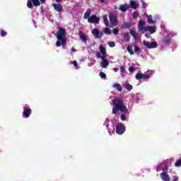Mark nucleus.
<instances>
[{"label": "nucleus", "instance_id": "f257e3e1", "mask_svg": "<svg viewBox=\"0 0 181 181\" xmlns=\"http://www.w3.org/2000/svg\"><path fill=\"white\" fill-rule=\"evenodd\" d=\"M113 104L115 105L112 108V114H117L118 111L122 112L120 115L121 121H127L128 117H129V110L127 106L124 105V100L119 98H114L112 100Z\"/></svg>", "mask_w": 181, "mask_h": 181}, {"label": "nucleus", "instance_id": "f03ea898", "mask_svg": "<svg viewBox=\"0 0 181 181\" xmlns=\"http://www.w3.org/2000/svg\"><path fill=\"white\" fill-rule=\"evenodd\" d=\"M57 41L56 42L57 47L62 46L63 48L66 47L67 43V37H66V30L62 27L59 28V30L55 34Z\"/></svg>", "mask_w": 181, "mask_h": 181}, {"label": "nucleus", "instance_id": "7ed1b4c3", "mask_svg": "<svg viewBox=\"0 0 181 181\" xmlns=\"http://www.w3.org/2000/svg\"><path fill=\"white\" fill-rule=\"evenodd\" d=\"M163 172L160 174V177L163 181H170V176L168 174V167H166V164L165 163H161L157 168V172Z\"/></svg>", "mask_w": 181, "mask_h": 181}, {"label": "nucleus", "instance_id": "20e7f679", "mask_svg": "<svg viewBox=\"0 0 181 181\" xmlns=\"http://www.w3.org/2000/svg\"><path fill=\"white\" fill-rule=\"evenodd\" d=\"M160 20V16L159 15L156 14L154 16H152V15L149 14V16H147V23L149 25H155L156 23H158V21Z\"/></svg>", "mask_w": 181, "mask_h": 181}, {"label": "nucleus", "instance_id": "39448f33", "mask_svg": "<svg viewBox=\"0 0 181 181\" xmlns=\"http://www.w3.org/2000/svg\"><path fill=\"white\" fill-rule=\"evenodd\" d=\"M103 125L105 127L106 129H107L109 135H112V134L115 132V127H114V125L110 126V119L106 118Z\"/></svg>", "mask_w": 181, "mask_h": 181}, {"label": "nucleus", "instance_id": "423d86ee", "mask_svg": "<svg viewBox=\"0 0 181 181\" xmlns=\"http://www.w3.org/2000/svg\"><path fill=\"white\" fill-rule=\"evenodd\" d=\"M45 1L46 0H28L27 6L28 8H30V9H32V8H33V5L34 6H40V2L45 4Z\"/></svg>", "mask_w": 181, "mask_h": 181}, {"label": "nucleus", "instance_id": "0eeeda50", "mask_svg": "<svg viewBox=\"0 0 181 181\" xmlns=\"http://www.w3.org/2000/svg\"><path fill=\"white\" fill-rule=\"evenodd\" d=\"M32 114V109L28 105L23 107V118H29Z\"/></svg>", "mask_w": 181, "mask_h": 181}, {"label": "nucleus", "instance_id": "6e6552de", "mask_svg": "<svg viewBox=\"0 0 181 181\" xmlns=\"http://www.w3.org/2000/svg\"><path fill=\"white\" fill-rule=\"evenodd\" d=\"M116 133L117 135H122L125 132V126L122 123H119L116 126Z\"/></svg>", "mask_w": 181, "mask_h": 181}, {"label": "nucleus", "instance_id": "1a4fd4ad", "mask_svg": "<svg viewBox=\"0 0 181 181\" xmlns=\"http://www.w3.org/2000/svg\"><path fill=\"white\" fill-rule=\"evenodd\" d=\"M143 45L144 46L147 47V49H156V47H158V42H149L148 41L144 40L143 42Z\"/></svg>", "mask_w": 181, "mask_h": 181}, {"label": "nucleus", "instance_id": "9d476101", "mask_svg": "<svg viewBox=\"0 0 181 181\" xmlns=\"http://www.w3.org/2000/svg\"><path fill=\"white\" fill-rule=\"evenodd\" d=\"M110 22L112 25L110 28H114V26H117L118 22L117 21V16L114 13H110L109 15Z\"/></svg>", "mask_w": 181, "mask_h": 181}, {"label": "nucleus", "instance_id": "9b49d317", "mask_svg": "<svg viewBox=\"0 0 181 181\" xmlns=\"http://www.w3.org/2000/svg\"><path fill=\"white\" fill-rule=\"evenodd\" d=\"M148 27L145 26V21L144 20H140L138 24V30L139 32H142L145 33Z\"/></svg>", "mask_w": 181, "mask_h": 181}, {"label": "nucleus", "instance_id": "f8f14e48", "mask_svg": "<svg viewBox=\"0 0 181 181\" xmlns=\"http://www.w3.org/2000/svg\"><path fill=\"white\" fill-rule=\"evenodd\" d=\"M88 22H89V23L98 24L100 23V18L97 17L95 15H93L88 18Z\"/></svg>", "mask_w": 181, "mask_h": 181}, {"label": "nucleus", "instance_id": "ddd939ff", "mask_svg": "<svg viewBox=\"0 0 181 181\" xmlns=\"http://www.w3.org/2000/svg\"><path fill=\"white\" fill-rule=\"evenodd\" d=\"M101 67L107 69L110 65V62L107 59L106 57H102V62H100Z\"/></svg>", "mask_w": 181, "mask_h": 181}, {"label": "nucleus", "instance_id": "4468645a", "mask_svg": "<svg viewBox=\"0 0 181 181\" xmlns=\"http://www.w3.org/2000/svg\"><path fill=\"white\" fill-rule=\"evenodd\" d=\"M92 34L95 36L96 39H100L103 37V33L98 32V29H93L91 31Z\"/></svg>", "mask_w": 181, "mask_h": 181}, {"label": "nucleus", "instance_id": "2eb2a0df", "mask_svg": "<svg viewBox=\"0 0 181 181\" xmlns=\"http://www.w3.org/2000/svg\"><path fill=\"white\" fill-rule=\"evenodd\" d=\"M153 74H155V71L153 70H148L144 73V80H149L151 77L153 76Z\"/></svg>", "mask_w": 181, "mask_h": 181}, {"label": "nucleus", "instance_id": "dca6fc26", "mask_svg": "<svg viewBox=\"0 0 181 181\" xmlns=\"http://www.w3.org/2000/svg\"><path fill=\"white\" fill-rule=\"evenodd\" d=\"M52 6L57 12H63V6L60 4H52Z\"/></svg>", "mask_w": 181, "mask_h": 181}, {"label": "nucleus", "instance_id": "f3484780", "mask_svg": "<svg viewBox=\"0 0 181 181\" xmlns=\"http://www.w3.org/2000/svg\"><path fill=\"white\" fill-rule=\"evenodd\" d=\"M78 35L79 39H81V40H82L83 43H86L88 40L87 35L84 34V33H83L82 31H79Z\"/></svg>", "mask_w": 181, "mask_h": 181}, {"label": "nucleus", "instance_id": "a211bd4d", "mask_svg": "<svg viewBox=\"0 0 181 181\" xmlns=\"http://www.w3.org/2000/svg\"><path fill=\"white\" fill-rule=\"evenodd\" d=\"M129 9V6L127 4H122L119 7V10L121 12H127Z\"/></svg>", "mask_w": 181, "mask_h": 181}, {"label": "nucleus", "instance_id": "6ab92c4d", "mask_svg": "<svg viewBox=\"0 0 181 181\" xmlns=\"http://www.w3.org/2000/svg\"><path fill=\"white\" fill-rule=\"evenodd\" d=\"M146 32H149L151 35L156 33V27L153 25L148 26L146 28Z\"/></svg>", "mask_w": 181, "mask_h": 181}, {"label": "nucleus", "instance_id": "aec40b11", "mask_svg": "<svg viewBox=\"0 0 181 181\" xmlns=\"http://www.w3.org/2000/svg\"><path fill=\"white\" fill-rule=\"evenodd\" d=\"M130 6L132 9H137L138 8V1L135 0L130 1Z\"/></svg>", "mask_w": 181, "mask_h": 181}, {"label": "nucleus", "instance_id": "412c9836", "mask_svg": "<svg viewBox=\"0 0 181 181\" xmlns=\"http://www.w3.org/2000/svg\"><path fill=\"white\" fill-rule=\"evenodd\" d=\"M130 35H132V36H133V37L135 40H136V39H138V37H139V34L136 31H135L132 29L130 30Z\"/></svg>", "mask_w": 181, "mask_h": 181}, {"label": "nucleus", "instance_id": "4be33fe9", "mask_svg": "<svg viewBox=\"0 0 181 181\" xmlns=\"http://www.w3.org/2000/svg\"><path fill=\"white\" fill-rule=\"evenodd\" d=\"M172 33H169L167 35V36H165L163 40V42L164 43H169L170 42V39H172Z\"/></svg>", "mask_w": 181, "mask_h": 181}, {"label": "nucleus", "instance_id": "5701e85b", "mask_svg": "<svg viewBox=\"0 0 181 181\" xmlns=\"http://www.w3.org/2000/svg\"><path fill=\"white\" fill-rule=\"evenodd\" d=\"M133 98L138 103V101H141V100H142V95L140 93H136L134 95Z\"/></svg>", "mask_w": 181, "mask_h": 181}, {"label": "nucleus", "instance_id": "b1692460", "mask_svg": "<svg viewBox=\"0 0 181 181\" xmlns=\"http://www.w3.org/2000/svg\"><path fill=\"white\" fill-rule=\"evenodd\" d=\"M142 78H144V80H145V75H144V74L137 73L136 74V80H142Z\"/></svg>", "mask_w": 181, "mask_h": 181}, {"label": "nucleus", "instance_id": "393cba45", "mask_svg": "<svg viewBox=\"0 0 181 181\" xmlns=\"http://www.w3.org/2000/svg\"><path fill=\"white\" fill-rule=\"evenodd\" d=\"M112 87L113 88H115V90H117V91H122V87L119 83H114L112 85Z\"/></svg>", "mask_w": 181, "mask_h": 181}, {"label": "nucleus", "instance_id": "a878e982", "mask_svg": "<svg viewBox=\"0 0 181 181\" xmlns=\"http://www.w3.org/2000/svg\"><path fill=\"white\" fill-rule=\"evenodd\" d=\"M132 26V24L131 23H127V22L122 25V29H130Z\"/></svg>", "mask_w": 181, "mask_h": 181}, {"label": "nucleus", "instance_id": "bb28decb", "mask_svg": "<svg viewBox=\"0 0 181 181\" xmlns=\"http://www.w3.org/2000/svg\"><path fill=\"white\" fill-rule=\"evenodd\" d=\"M90 15H91V10L88 9L84 14V16H83L84 19H88V18L90 17Z\"/></svg>", "mask_w": 181, "mask_h": 181}, {"label": "nucleus", "instance_id": "cd10ccee", "mask_svg": "<svg viewBox=\"0 0 181 181\" xmlns=\"http://www.w3.org/2000/svg\"><path fill=\"white\" fill-rule=\"evenodd\" d=\"M120 72H121V76L122 77H125V73H126V70H125V67L124 66H120Z\"/></svg>", "mask_w": 181, "mask_h": 181}, {"label": "nucleus", "instance_id": "c85d7f7f", "mask_svg": "<svg viewBox=\"0 0 181 181\" xmlns=\"http://www.w3.org/2000/svg\"><path fill=\"white\" fill-rule=\"evenodd\" d=\"M124 88H126V90H127L128 91H131V90H132V88H133V86H132V85H131L128 83H126L124 84Z\"/></svg>", "mask_w": 181, "mask_h": 181}, {"label": "nucleus", "instance_id": "c756f323", "mask_svg": "<svg viewBox=\"0 0 181 181\" xmlns=\"http://www.w3.org/2000/svg\"><path fill=\"white\" fill-rule=\"evenodd\" d=\"M127 52H129V54H131L132 56H134V50H132V45L127 46Z\"/></svg>", "mask_w": 181, "mask_h": 181}, {"label": "nucleus", "instance_id": "7c9ffc66", "mask_svg": "<svg viewBox=\"0 0 181 181\" xmlns=\"http://www.w3.org/2000/svg\"><path fill=\"white\" fill-rule=\"evenodd\" d=\"M123 37L126 42H129L130 37H129V33H123Z\"/></svg>", "mask_w": 181, "mask_h": 181}, {"label": "nucleus", "instance_id": "2f4dec72", "mask_svg": "<svg viewBox=\"0 0 181 181\" xmlns=\"http://www.w3.org/2000/svg\"><path fill=\"white\" fill-rule=\"evenodd\" d=\"M103 21L105 26H108L110 22L108 21V16L107 15L103 16Z\"/></svg>", "mask_w": 181, "mask_h": 181}, {"label": "nucleus", "instance_id": "473e14b6", "mask_svg": "<svg viewBox=\"0 0 181 181\" xmlns=\"http://www.w3.org/2000/svg\"><path fill=\"white\" fill-rule=\"evenodd\" d=\"M175 168H179L181 166V160L180 159L176 160V161L175 163Z\"/></svg>", "mask_w": 181, "mask_h": 181}, {"label": "nucleus", "instance_id": "72a5a7b5", "mask_svg": "<svg viewBox=\"0 0 181 181\" xmlns=\"http://www.w3.org/2000/svg\"><path fill=\"white\" fill-rule=\"evenodd\" d=\"M103 32L106 35H111V30L108 28H105V30H103Z\"/></svg>", "mask_w": 181, "mask_h": 181}, {"label": "nucleus", "instance_id": "f704fd0d", "mask_svg": "<svg viewBox=\"0 0 181 181\" xmlns=\"http://www.w3.org/2000/svg\"><path fill=\"white\" fill-rule=\"evenodd\" d=\"M99 50L100 53H102V54H105V48H104V47H103L102 45L100 46Z\"/></svg>", "mask_w": 181, "mask_h": 181}, {"label": "nucleus", "instance_id": "c9c22d12", "mask_svg": "<svg viewBox=\"0 0 181 181\" xmlns=\"http://www.w3.org/2000/svg\"><path fill=\"white\" fill-rule=\"evenodd\" d=\"M97 57H99L100 59H103V57H105V54H101V52H97L96 53Z\"/></svg>", "mask_w": 181, "mask_h": 181}, {"label": "nucleus", "instance_id": "e433bc0d", "mask_svg": "<svg viewBox=\"0 0 181 181\" xmlns=\"http://www.w3.org/2000/svg\"><path fill=\"white\" fill-rule=\"evenodd\" d=\"M141 50V47H138L137 45H134V53H137Z\"/></svg>", "mask_w": 181, "mask_h": 181}, {"label": "nucleus", "instance_id": "4c0bfd02", "mask_svg": "<svg viewBox=\"0 0 181 181\" xmlns=\"http://www.w3.org/2000/svg\"><path fill=\"white\" fill-rule=\"evenodd\" d=\"M134 19H136L138 16H139V13H138V11H134L132 15Z\"/></svg>", "mask_w": 181, "mask_h": 181}, {"label": "nucleus", "instance_id": "58836bf2", "mask_svg": "<svg viewBox=\"0 0 181 181\" xmlns=\"http://www.w3.org/2000/svg\"><path fill=\"white\" fill-rule=\"evenodd\" d=\"M135 70H136V68H135V67H134V66H130V67L129 68V71L130 73H134V71H135Z\"/></svg>", "mask_w": 181, "mask_h": 181}, {"label": "nucleus", "instance_id": "ea45409f", "mask_svg": "<svg viewBox=\"0 0 181 181\" xmlns=\"http://www.w3.org/2000/svg\"><path fill=\"white\" fill-rule=\"evenodd\" d=\"M1 37H5V36H6V32L4 30H1Z\"/></svg>", "mask_w": 181, "mask_h": 181}, {"label": "nucleus", "instance_id": "a19ab883", "mask_svg": "<svg viewBox=\"0 0 181 181\" xmlns=\"http://www.w3.org/2000/svg\"><path fill=\"white\" fill-rule=\"evenodd\" d=\"M100 76L101 78H105L107 77V74H105V73H104L103 71H101L100 73Z\"/></svg>", "mask_w": 181, "mask_h": 181}, {"label": "nucleus", "instance_id": "79ce46f5", "mask_svg": "<svg viewBox=\"0 0 181 181\" xmlns=\"http://www.w3.org/2000/svg\"><path fill=\"white\" fill-rule=\"evenodd\" d=\"M72 64L76 67V69H78V64L76 62V61H73Z\"/></svg>", "mask_w": 181, "mask_h": 181}, {"label": "nucleus", "instance_id": "37998d69", "mask_svg": "<svg viewBox=\"0 0 181 181\" xmlns=\"http://www.w3.org/2000/svg\"><path fill=\"white\" fill-rule=\"evenodd\" d=\"M110 47H115V42H110L108 43Z\"/></svg>", "mask_w": 181, "mask_h": 181}, {"label": "nucleus", "instance_id": "c03bdc74", "mask_svg": "<svg viewBox=\"0 0 181 181\" xmlns=\"http://www.w3.org/2000/svg\"><path fill=\"white\" fill-rule=\"evenodd\" d=\"M172 181H179V177L177 175H174Z\"/></svg>", "mask_w": 181, "mask_h": 181}, {"label": "nucleus", "instance_id": "a18cd8bd", "mask_svg": "<svg viewBox=\"0 0 181 181\" xmlns=\"http://www.w3.org/2000/svg\"><path fill=\"white\" fill-rule=\"evenodd\" d=\"M119 30L117 28L113 29L112 33L114 35H117L118 33Z\"/></svg>", "mask_w": 181, "mask_h": 181}, {"label": "nucleus", "instance_id": "49530a36", "mask_svg": "<svg viewBox=\"0 0 181 181\" xmlns=\"http://www.w3.org/2000/svg\"><path fill=\"white\" fill-rule=\"evenodd\" d=\"M118 70V68H113V71H115V73H117Z\"/></svg>", "mask_w": 181, "mask_h": 181}, {"label": "nucleus", "instance_id": "de8ad7c7", "mask_svg": "<svg viewBox=\"0 0 181 181\" xmlns=\"http://www.w3.org/2000/svg\"><path fill=\"white\" fill-rule=\"evenodd\" d=\"M144 16H146L147 18H148V16H149V15L146 13H144Z\"/></svg>", "mask_w": 181, "mask_h": 181}, {"label": "nucleus", "instance_id": "09e8293b", "mask_svg": "<svg viewBox=\"0 0 181 181\" xmlns=\"http://www.w3.org/2000/svg\"><path fill=\"white\" fill-rule=\"evenodd\" d=\"M94 64H95V62H91V63H90V64H88V66H94Z\"/></svg>", "mask_w": 181, "mask_h": 181}, {"label": "nucleus", "instance_id": "8fccbe9b", "mask_svg": "<svg viewBox=\"0 0 181 181\" xmlns=\"http://www.w3.org/2000/svg\"><path fill=\"white\" fill-rule=\"evenodd\" d=\"M142 4H143V8H146V5H145V2H142Z\"/></svg>", "mask_w": 181, "mask_h": 181}, {"label": "nucleus", "instance_id": "3c124183", "mask_svg": "<svg viewBox=\"0 0 181 181\" xmlns=\"http://www.w3.org/2000/svg\"><path fill=\"white\" fill-rule=\"evenodd\" d=\"M145 37H146L147 39H149V35L145 34Z\"/></svg>", "mask_w": 181, "mask_h": 181}, {"label": "nucleus", "instance_id": "603ef678", "mask_svg": "<svg viewBox=\"0 0 181 181\" xmlns=\"http://www.w3.org/2000/svg\"><path fill=\"white\" fill-rule=\"evenodd\" d=\"M71 52H76V49L74 47L71 48Z\"/></svg>", "mask_w": 181, "mask_h": 181}, {"label": "nucleus", "instance_id": "864d4df0", "mask_svg": "<svg viewBox=\"0 0 181 181\" xmlns=\"http://www.w3.org/2000/svg\"><path fill=\"white\" fill-rule=\"evenodd\" d=\"M105 0H100V2H101V4H104V1H105Z\"/></svg>", "mask_w": 181, "mask_h": 181}, {"label": "nucleus", "instance_id": "5fc2aeb1", "mask_svg": "<svg viewBox=\"0 0 181 181\" xmlns=\"http://www.w3.org/2000/svg\"><path fill=\"white\" fill-rule=\"evenodd\" d=\"M56 1V2H62V1H63V0H55Z\"/></svg>", "mask_w": 181, "mask_h": 181}]
</instances>
